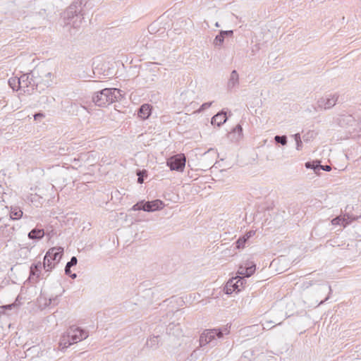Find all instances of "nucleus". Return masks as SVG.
Instances as JSON below:
<instances>
[{
  "instance_id": "obj_22",
  "label": "nucleus",
  "mask_w": 361,
  "mask_h": 361,
  "mask_svg": "<svg viewBox=\"0 0 361 361\" xmlns=\"http://www.w3.org/2000/svg\"><path fill=\"white\" fill-rule=\"evenodd\" d=\"M350 221H348L347 219L344 217L337 216L332 219L331 224L333 225H341L343 226H346L348 224H349Z\"/></svg>"
},
{
  "instance_id": "obj_33",
  "label": "nucleus",
  "mask_w": 361,
  "mask_h": 361,
  "mask_svg": "<svg viewBox=\"0 0 361 361\" xmlns=\"http://www.w3.org/2000/svg\"><path fill=\"white\" fill-rule=\"evenodd\" d=\"M245 271H246L245 264L244 265L240 266V267L238 269V274L239 275H240V276H242L243 279L245 277Z\"/></svg>"
},
{
  "instance_id": "obj_38",
  "label": "nucleus",
  "mask_w": 361,
  "mask_h": 361,
  "mask_svg": "<svg viewBox=\"0 0 361 361\" xmlns=\"http://www.w3.org/2000/svg\"><path fill=\"white\" fill-rule=\"evenodd\" d=\"M44 117V114L42 113H37L34 115L35 120H39L41 118Z\"/></svg>"
},
{
  "instance_id": "obj_23",
  "label": "nucleus",
  "mask_w": 361,
  "mask_h": 361,
  "mask_svg": "<svg viewBox=\"0 0 361 361\" xmlns=\"http://www.w3.org/2000/svg\"><path fill=\"white\" fill-rule=\"evenodd\" d=\"M159 336H153L149 338L147 342L146 345L150 348L155 349L159 345Z\"/></svg>"
},
{
  "instance_id": "obj_5",
  "label": "nucleus",
  "mask_w": 361,
  "mask_h": 361,
  "mask_svg": "<svg viewBox=\"0 0 361 361\" xmlns=\"http://www.w3.org/2000/svg\"><path fill=\"white\" fill-rule=\"evenodd\" d=\"M35 71L37 78H39L41 79L40 87L39 90V93H41L51 85L52 73L46 67H39L35 69Z\"/></svg>"
},
{
  "instance_id": "obj_3",
  "label": "nucleus",
  "mask_w": 361,
  "mask_h": 361,
  "mask_svg": "<svg viewBox=\"0 0 361 361\" xmlns=\"http://www.w3.org/2000/svg\"><path fill=\"white\" fill-rule=\"evenodd\" d=\"M121 97L119 89L104 88L94 94L92 101L97 106L104 107L117 101Z\"/></svg>"
},
{
  "instance_id": "obj_45",
  "label": "nucleus",
  "mask_w": 361,
  "mask_h": 361,
  "mask_svg": "<svg viewBox=\"0 0 361 361\" xmlns=\"http://www.w3.org/2000/svg\"><path fill=\"white\" fill-rule=\"evenodd\" d=\"M328 299H329V297L326 298L324 299V300H322V301H321V302H320V304L324 303V302L325 301H326Z\"/></svg>"
},
{
  "instance_id": "obj_6",
  "label": "nucleus",
  "mask_w": 361,
  "mask_h": 361,
  "mask_svg": "<svg viewBox=\"0 0 361 361\" xmlns=\"http://www.w3.org/2000/svg\"><path fill=\"white\" fill-rule=\"evenodd\" d=\"M66 334L67 337L71 338L73 343L85 340L89 336L87 331L75 326H71Z\"/></svg>"
},
{
  "instance_id": "obj_9",
  "label": "nucleus",
  "mask_w": 361,
  "mask_h": 361,
  "mask_svg": "<svg viewBox=\"0 0 361 361\" xmlns=\"http://www.w3.org/2000/svg\"><path fill=\"white\" fill-rule=\"evenodd\" d=\"M338 98V96L336 94L321 97L317 101V107L321 109H331L336 104Z\"/></svg>"
},
{
  "instance_id": "obj_8",
  "label": "nucleus",
  "mask_w": 361,
  "mask_h": 361,
  "mask_svg": "<svg viewBox=\"0 0 361 361\" xmlns=\"http://www.w3.org/2000/svg\"><path fill=\"white\" fill-rule=\"evenodd\" d=\"M245 282V280L242 276H235L228 281L224 290L227 295H231L233 291L238 292L240 290V287L243 286Z\"/></svg>"
},
{
  "instance_id": "obj_34",
  "label": "nucleus",
  "mask_w": 361,
  "mask_h": 361,
  "mask_svg": "<svg viewBox=\"0 0 361 361\" xmlns=\"http://www.w3.org/2000/svg\"><path fill=\"white\" fill-rule=\"evenodd\" d=\"M142 207H143V204H141V201H140L132 207L131 210H133V211L142 210Z\"/></svg>"
},
{
  "instance_id": "obj_7",
  "label": "nucleus",
  "mask_w": 361,
  "mask_h": 361,
  "mask_svg": "<svg viewBox=\"0 0 361 361\" xmlns=\"http://www.w3.org/2000/svg\"><path fill=\"white\" fill-rule=\"evenodd\" d=\"M167 166L171 171H183L185 166V157L183 154H178L168 159Z\"/></svg>"
},
{
  "instance_id": "obj_13",
  "label": "nucleus",
  "mask_w": 361,
  "mask_h": 361,
  "mask_svg": "<svg viewBox=\"0 0 361 361\" xmlns=\"http://www.w3.org/2000/svg\"><path fill=\"white\" fill-rule=\"evenodd\" d=\"M255 234V231H249L247 232L242 237H240L238 240L236 241V247L238 249L243 248L245 247V245L246 242L254 235Z\"/></svg>"
},
{
  "instance_id": "obj_21",
  "label": "nucleus",
  "mask_w": 361,
  "mask_h": 361,
  "mask_svg": "<svg viewBox=\"0 0 361 361\" xmlns=\"http://www.w3.org/2000/svg\"><path fill=\"white\" fill-rule=\"evenodd\" d=\"M43 266L47 271H51L55 267V263L49 257H47V254L44 257Z\"/></svg>"
},
{
  "instance_id": "obj_4",
  "label": "nucleus",
  "mask_w": 361,
  "mask_h": 361,
  "mask_svg": "<svg viewBox=\"0 0 361 361\" xmlns=\"http://www.w3.org/2000/svg\"><path fill=\"white\" fill-rule=\"evenodd\" d=\"M41 79L37 78L35 70L31 73L23 74L18 78V88L23 89L25 92L31 94L30 90L39 92Z\"/></svg>"
},
{
  "instance_id": "obj_25",
  "label": "nucleus",
  "mask_w": 361,
  "mask_h": 361,
  "mask_svg": "<svg viewBox=\"0 0 361 361\" xmlns=\"http://www.w3.org/2000/svg\"><path fill=\"white\" fill-rule=\"evenodd\" d=\"M77 262H78V259H77L76 257H74V256L72 257L71 260L66 264V265L65 267V274H71V268H72V267L76 265Z\"/></svg>"
},
{
  "instance_id": "obj_27",
  "label": "nucleus",
  "mask_w": 361,
  "mask_h": 361,
  "mask_svg": "<svg viewBox=\"0 0 361 361\" xmlns=\"http://www.w3.org/2000/svg\"><path fill=\"white\" fill-rule=\"evenodd\" d=\"M72 341L70 338L67 337V334L63 335L61 341L60 345H63V348H68L72 344Z\"/></svg>"
},
{
  "instance_id": "obj_30",
  "label": "nucleus",
  "mask_w": 361,
  "mask_h": 361,
  "mask_svg": "<svg viewBox=\"0 0 361 361\" xmlns=\"http://www.w3.org/2000/svg\"><path fill=\"white\" fill-rule=\"evenodd\" d=\"M294 139L296 142V149L301 150L302 148V142L300 134L299 133L295 134Z\"/></svg>"
},
{
  "instance_id": "obj_48",
  "label": "nucleus",
  "mask_w": 361,
  "mask_h": 361,
  "mask_svg": "<svg viewBox=\"0 0 361 361\" xmlns=\"http://www.w3.org/2000/svg\"><path fill=\"white\" fill-rule=\"evenodd\" d=\"M303 139H304V140H305V141H306V140H307V139H305V135H303Z\"/></svg>"
},
{
  "instance_id": "obj_14",
  "label": "nucleus",
  "mask_w": 361,
  "mask_h": 361,
  "mask_svg": "<svg viewBox=\"0 0 361 361\" xmlns=\"http://www.w3.org/2000/svg\"><path fill=\"white\" fill-rule=\"evenodd\" d=\"M152 106L148 104H142L137 112V115L142 119H147L151 115Z\"/></svg>"
},
{
  "instance_id": "obj_44",
  "label": "nucleus",
  "mask_w": 361,
  "mask_h": 361,
  "mask_svg": "<svg viewBox=\"0 0 361 361\" xmlns=\"http://www.w3.org/2000/svg\"><path fill=\"white\" fill-rule=\"evenodd\" d=\"M324 288H325V289L329 290V293H331V286H325Z\"/></svg>"
},
{
  "instance_id": "obj_35",
  "label": "nucleus",
  "mask_w": 361,
  "mask_h": 361,
  "mask_svg": "<svg viewBox=\"0 0 361 361\" xmlns=\"http://www.w3.org/2000/svg\"><path fill=\"white\" fill-rule=\"evenodd\" d=\"M42 264L41 262H38L37 264H32L30 267V269L37 270V271H41Z\"/></svg>"
},
{
  "instance_id": "obj_40",
  "label": "nucleus",
  "mask_w": 361,
  "mask_h": 361,
  "mask_svg": "<svg viewBox=\"0 0 361 361\" xmlns=\"http://www.w3.org/2000/svg\"><path fill=\"white\" fill-rule=\"evenodd\" d=\"M141 171H138L137 175L138 176L137 182L142 183L143 182V178L141 177Z\"/></svg>"
},
{
  "instance_id": "obj_11",
  "label": "nucleus",
  "mask_w": 361,
  "mask_h": 361,
  "mask_svg": "<svg viewBox=\"0 0 361 361\" xmlns=\"http://www.w3.org/2000/svg\"><path fill=\"white\" fill-rule=\"evenodd\" d=\"M338 124L343 128L354 127L357 125L355 117L351 114H343L338 118Z\"/></svg>"
},
{
  "instance_id": "obj_41",
  "label": "nucleus",
  "mask_w": 361,
  "mask_h": 361,
  "mask_svg": "<svg viewBox=\"0 0 361 361\" xmlns=\"http://www.w3.org/2000/svg\"><path fill=\"white\" fill-rule=\"evenodd\" d=\"M16 306V304L13 303V304H11V305H5V306H2V308L4 309H11L12 307H15Z\"/></svg>"
},
{
  "instance_id": "obj_1",
  "label": "nucleus",
  "mask_w": 361,
  "mask_h": 361,
  "mask_svg": "<svg viewBox=\"0 0 361 361\" xmlns=\"http://www.w3.org/2000/svg\"><path fill=\"white\" fill-rule=\"evenodd\" d=\"M82 1H75L63 12V18L65 23L75 29L80 28L84 19Z\"/></svg>"
},
{
  "instance_id": "obj_12",
  "label": "nucleus",
  "mask_w": 361,
  "mask_h": 361,
  "mask_svg": "<svg viewBox=\"0 0 361 361\" xmlns=\"http://www.w3.org/2000/svg\"><path fill=\"white\" fill-rule=\"evenodd\" d=\"M63 252V249L61 247L50 248L46 253L47 257H49L54 263H59Z\"/></svg>"
},
{
  "instance_id": "obj_2",
  "label": "nucleus",
  "mask_w": 361,
  "mask_h": 361,
  "mask_svg": "<svg viewBox=\"0 0 361 361\" xmlns=\"http://www.w3.org/2000/svg\"><path fill=\"white\" fill-rule=\"evenodd\" d=\"M229 328L226 326L219 329H205L200 336V346L210 345L214 347L216 345L224 335L229 334Z\"/></svg>"
},
{
  "instance_id": "obj_43",
  "label": "nucleus",
  "mask_w": 361,
  "mask_h": 361,
  "mask_svg": "<svg viewBox=\"0 0 361 361\" xmlns=\"http://www.w3.org/2000/svg\"><path fill=\"white\" fill-rule=\"evenodd\" d=\"M67 275L69 276L73 279H75L77 277V274H72L71 272L70 274H67Z\"/></svg>"
},
{
  "instance_id": "obj_29",
  "label": "nucleus",
  "mask_w": 361,
  "mask_h": 361,
  "mask_svg": "<svg viewBox=\"0 0 361 361\" xmlns=\"http://www.w3.org/2000/svg\"><path fill=\"white\" fill-rule=\"evenodd\" d=\"M274 140L276 143H279L282 145H286L287 144V137L286 135H276L274 137Z\"/></svg>"
},
{
  "instance_id": "obj_26",
  "label": "nucleus",
  "mask_w": 361,
  "mask_h": 361,
  "mask_svg": "<svg viewBox=\"0 0 361 361\" xmlns=\"http://www.w3.org/2000/svg\"><path fill=\"white\" fill-rule=\"evenodd\" d=\"M41 271H37V270L30 269L29 280L32 283H36L39 279V275Z\"/></svg>"
},
{
  "instance_id": "obj_42",
  "label": "nucleus",
  "mask_w": 361,
  "mask_h": 361,
  "mask_svg": "<svg viewBox=\"0 0 361 361\" xmlns=\"http://www.w3.org/2000/svg\"><path fill=\"white\" fill-rule=\"evenodd\" d=\"M56 300H57V297H56V298H54L53 299L50 298L49 299V305H51L52 303L53 304H56Z\"/></svg>"
},
{
  "instance_id": "obj_39",
  "label": "nucleus",
  "mask_w": 361,
  "mask_h": 361,
  "mask_svg": "<svg viewBox=\"0 0 361 361\" xmlns=\"http://www.w3.org/2000/svg\"><path fill=\"white\" fill-rule=\"evenodd\" d=\"M80 161V158L76 159L74 158L73 160L71 161L73 164H74L75 166H80V164H78V162Z\"/></svg>"
},
{
  "instance_id": "obj_32",
  "label": "nucleus",
  "mask_w": 361,
  "mask_h": 361,
  "mask_svg": "<svg viewBox=\"0 0 361 361\" xmlns=\"http://www.w3.org/2000/svg\"><path fill=\"white\" fill-rule=\"evenodd\" d=\"M8 84L10 87L15 90L16 87H18V78H11L8 80ZM17 88L16 90H18Z\"/></svg>"
},
{
  "instance_id": "obj_15",
  "label": "nucleus",
  "mask_w": 361,
  "mask_h": 361,
  "mask_svg": "<svg viewBox=\"0 0 361 361\" xmlns=\"http://www.w3.org/2000/svg\"><path fill=\"white\" fill-rule=\"evenodd\" d=\"M227 120L226 114V113L221 111L219 112L216 115H214L212 118V125H216L217 126H221L222 124H224Z\"/></svg>"
},
{
  "instance_id": "obj_24",
  "label": "nucleus",
  "mask_w": 361,
  "mask_h": 361,
  "mask_svg": "<svg viewBox=\"0 0 361 361\" xmlns=\"http://www.w3.org/2000/svg\"><path fill=\"white\" fill-rule=\"evenodd\" d=\"M225 37L220 32L219 35H217L213 42V44L216 48H220L224 44Z\"/></svg>"
},
{
  "instance_id": "obj_18",
  "label": "nucleus",
  "mask_w": 361,
  "mask_h": 361,
  "mask_svg": "<svg viewBox=\"0 0 361 361\" xmlns=\"http://www.w3.org/2000/svg\"><path fill=\"white\" fill-rule=\"evenodd\" d=\"M231 136H232V140L235 141H238L243 136V128L240 124H238L231 132Z\"/></svg>"
},
{
  "instance_id": "obj_28",
  "label": "nucleus",
  "mask_w": 361,
  "mask_h": 361,
  "mask_svg": "<svg viewBox=\"0 0 361 361\" xmlns=\"http://www.w3.org/2000/svg\"><path fill=\"white\" fill-rule=\"evenodd\" d=\"M305 166L307 168H312V164L310 162H307L305 164ZM313 169L314 170H317L318 169H322V170L324 171H330L331 170V167L329 165H325V166H322V165H317L315 167H313Z\"/></svg>"
},
{
  "instance_id": "obj_10",
  "label": "nucleus",
  "mask_w": 361,
  "mask_h": 361,
  "mask_svg": "<svg viewBox=\"0 0 361 361\" xmlns=\"http://www.w3.org/2000/svg\"><path fill=\"white\" fill-rule=\"evenodd\" d=\"M141 204H143L142 210L145 212H152L161 210L164 207V203L160 200H155L153 201L142 200Z\"/></svg>"
},
{
  "instance_id": "obj_37",
  "label": "nucleus",
  "mask_w": 361,
  "mask_h": 361,
  "mask_svg": "<svg viewBox=\"0 0 361 361\" xmlns=\"http://www.w3.org/2000/svg\"><path fill=\"white\" fill-rule=\"evenodd\" d=\"M221 32L224 36L226 37H231L233 34V30H221Z\"/></svg>"
},
{
  "instance_id": "obj_31",
  "label": "nucleus",
  "mask_w": 361,
  "mask_h": 361,
  "mask_svg": "<svg viewBox=\"0 0 361 361\" xmlns=\"http://www.w3.org/2000/svg\"><path fill=\"white\" fill-rule=\"evenodd\" d=\"M210 156L214 158L218 156V153L215 149L211 148L203 154L204 159H207Z\"/></svg>"
},
{
  "instance_id": "obj_19",
  "label": "nucleus",
  "mask_w": 361,
  "mask_h": 361,
  "mask_svg": "<svg viewBox=\"0 0 361 361\" xmlns=\"http://www.w3.org/2000/svg\"><path fill=\"white\" fill-rule=\"evenodd\" d=\"M23 216L22 210L17 207H11L10 218L12 220H18L20 219Z\"/></svg>"
},
{
  "instance_id": "obj_16",
  "label": "nucleus",
  "mask_w": 361,
  "mask_h": 361,
  "mask_svg": "<svg viewBox=\"0 0 361 361\" xmlns=\"http://www.w3.org/2000/svg\"><path fill=\"white\" fill-rule=\"evenodd\" d=\"M239 83V75L235 70H233L230 75V78L228 81V88L232 89Z\"/></svg>"
},
{
  "instance_id": "obj_46",
  "label": "nucleus",
  "mask_w": 361,
  "mask_h": 361,
  "mask_svg": "<svg viewBox=\"0 0 361 361\" xmlns=\"http://www.w3.org/2000/svg\"><path fill=\"white\" fill-rule=\"evenodd\" d=\"M215 26H216V27H220V25H219V23L218 22H216V23H215Z\"/></svg>"
},
{
  "instance_id": "obj_17",
  "label": "nucleus",
  "mask_w": 361,
  "mask_h": 361,
  "mask_svg": "<svg viewBox=\"0 0 361 361\" xmlns=\"http://www.w3.org/2000/svg\"><path fill=\"white\" fill-rule=\"evenodd\" d=\"M44 235V230L39 228H34L28 233V238L31 240H40Z\"/></svg>"
},
{
  "instance_id": "obj_36",
  "label": "nucleus",
  "mask_w": 361,
  "mask_h": 361,
  "mask_svg": "<svg viewBox=\"0 0 361 361\" xmlns=\"http://www.w3.org/2000/svg\"><path fill=\"white\" fill-rule=\"evenodd\" d=\"M212 104V102H206V103L202 104L198 111H202L208 109L209 107L211 106Z\"/></svg>"
},
{
  "instance_id": "obj_47",
  "label": "nucleus",
  "mask_w": 361,
  "mask_h": 361,
  "mask_svg": "<svg viewBox=\"0 0 361 361\" xmlns=\"http://www.w3.org/2000/svg\"><path fill=\"white\" fill-rule=\"evenodd\" d=\"M196 353V351H193V353L191 354V356L192 357Z\"/></svg>"
},
{
  "instance_id": "obj_20",
  "label": "nucleus",
  "mask_w": 361,
  "mask_h": 361,
  "mask_svg": "<svg viewBox=\"0 0 361 361\" xmlns=\"http://www.w3.org/2000/svg\"><path fill=\"white\" fill-rule=\"evenodd\" d=\"M245 266H246V271H245V277H250V276H252L255 270H256V265L253 262H245Z\"/></svg>"
}]
</instances>
